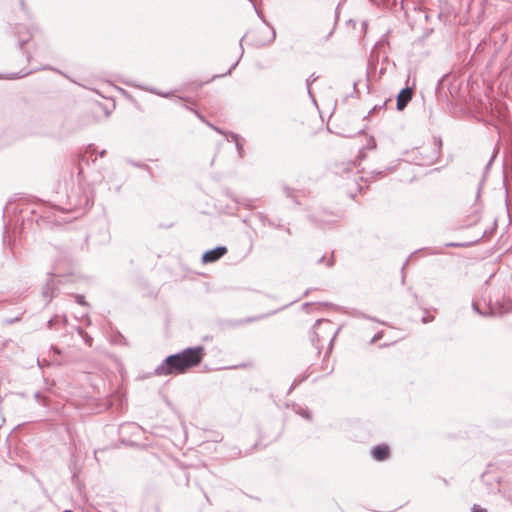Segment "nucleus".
<instances>
[{
	"mask_svg": "<svg viewBox=\"0 0 512 512\" xmlns=\"http://www.w3.org/2000/svg\"><path fill=\"white\" fill-rule=\"evenodd\" d=\"M52 320L48 321V326L51 327Z\"/></svg>",
	"mask_w": 512,
	"mask_h": 512,
	"instance_id": "17",
	"label": "nucleus"
},
{
	"mask_svg": "<svg viewBox=\"0 0 512 512\" xmlns=\"http://www.w3.org/2000/svg\"><path fill=\"white\" fill-rule=\"evenodd\" d=\"M203 357L204 348L202 346L186 348L182 352L166 357L155 369V374L167 376L185 373L188 369L197 366Z\"/></svg>",
	"mask_w": 512,
	"mask_h": 512,
	"instance_id": "1",
	"label": "nucleus"
},
{
	"mask_svg": "<svg viewBox=\"0 0 512 512\" xmlns=\"http://www.w3.org/2000/svg\"><path fill=\"white\" fill-rule=\"evenodd\" d=\"M412 89L409 87L403 88L397 95L396 106L399 111L403 110L412 99Z\"/></svg>",
	"mask_w": 512,
	"mask_h": 512,
	"instance_id": "4",
	"label": "nucleus"
},
{
	"mask_svg": "<svg viewBox=\"0 0 512 512\" xmlns=\"http://www.w3.org/2000/svg\"><path fill=\"white\" fill-rule=\"evenodd\" d=\"M231 137H232L233 141H235V143H236V147H237V149H238L239 153H241V151H242L243 147H242V145L239 143V137H238V135H237V134H232V135H231Z\"/></svg>",
	"mask_w": 512,
	"mask_h": 512,
	"instance_id": "7",
	"label": "nucleus"
},
{
	"mask_svg": "<svg viewBox=\"0 0 512 512\" xmlns=\"http://www.w3.org/2000/svg\"><path fill=\"white\" fill-rule=\"evenodd\" d=\"M473 308H474L475 311L479 312L476 304H473Z\"/></svg>",
	"mask_w": 512,
	"mask_h": 512,
	"instance_id": "15",
	"label": "nucleus"
},
{
	"mask_svg": "<svg viewBox=\"0 0 512 512\" xmlns=\"http://www.w3.org/2000/svg\"><path fill=\"white\" fill-rule=\"evenodd\" d=\"M83 337H84L85 342H86L89 346H91V344H92V338H91V337H89V336H87V335H85V336H83Z\"/></svg>",
	"mask_w": 512,
	"mask_h": 512,
	"instance_id": "10",
	"label": "nucleus"
},
{
	"mask_svg": "<svg viewBox=\"0 0 512 512\" xmlns=\"http://www.w3.org/2000/svg\"><path fill=\"white\" fill-rule=\"evenodd\" d=\"M324 260H325V257L323 256V257H321V258L318 260V262H319V263H323V262H324Z\"/></svg>",
	"mask_w": 512,
	"mask_h": 512,
	"instance_id": "14",
	"label": "nucleus"
},
{
	"mask_svg": "<svg viewBox=\"0 0 512 512\" xmlns=\"http://www.w3.org/2000/svg\"><path fill=\"white\" fill-rule=\"evenodd\" d=\"M44 295H45V298L47 299V301H50L51 299V296L49 295L48 291L44 290Z\"/></svg>",
	"mask_w": 512,
	"mask_h": 512,
	"instance_id": "13",
	"label": "nucleus"
},
{
	"mask_svg": "<svg viewBox=\"0 0 512 512\" xmlns=\"http://www.w3.org/2000/svg\"><path fill=\"white\" fill-rule=\"evenodd\" d=\"M75 299H76V302H77L78 304L83 305V306H86V305H87V303H86L85 298H84V296H83V295L78 294V295H76V296H75Z\"/></svg>",
	"mask_w": 512,
	"mask_h": 512,
	"instance_id": "8",
	"label": "nucleus"
},
{
	"mask_svg": "<svg viewBox=\"0 0 512 512\" xmlns=\"http://www.w3.org/2000/svg\"><path fill=\"white\" fill-rule=\"evenodd\" d=\"M313 334L316 338H312V342L319 349L323 342L331 343L333 341L336 331H334L330 321L318 320L313 327Z\"/></svg>",
	"mask_w": 512,
	"mask_h": 512,
	"instance_id": "2",
	"label": "nucleus"
},
{
	"mask_svg": "<svg viewBox=\"0 0 512 512\" xmlns=\"http://www.w3.org/2000/svg\"><path fill=\"white\" fill-rule=\"evenodd\" d=\"M196 114H197L198 118H200L202 121H204L203 117L200 114H198V113H196Z\"/></svg>",
	"mask_w": 512,
	"mask_h": 512,
	"instance_id": "16",
	"label": "nucleus"
},
{
	"mask_svg": "<svg viewBox=\"0 0 512 512\" xmlns=\"http://www.w3.org/2000/svg\"><path fill=\"white\" fill-rule=\"evenodd\" d=\"M390 453L387 445H377L371 450L372 457L377 461H383L388 458Z\"/></svg>",
	"mask_w": 512,
	"mask_h": 512,
	"instance_id": "5",
	"label": "nucleus"
},
{
	"mask_svg": "<svg viewBox=\"0 0 512 512\" xmlns=\"http://www.w3.org/2000/svg\"><path fill=\"white\" fill-rule=\"evenodd\" d=\"M227 252V248L225 246H218L214 249H211L205 252L202 256V261L204 263H212L219 260L222 256H224Z\"/></svg>",
	"mask_w": 512,
	"mask_h": 512,
	"instance_id": "3",
	"label": "nucleus"
},
{
	"mask_svg": "<svg viewBox=\"0 0 512 512\" xmlns=\"http://www.w3.org/2000/svg\"><path fill=\"white\" fill-rule=\"evenodd\" d=\"M326 265L328 267H332L334 265V259H333V255L331 256V258L327 261Z\"/></svg>",
	"mask_w": 512,
	"mask_h": 512,
	"instance_id": "11",
	"label": "nucleus"
},
{
	"mask_svg": "<svg viewBox=\"0 0 512 512\" xmlns=\"http://www.w3.org/2000/svg\"><path fill=\"white\" fill-rule=\"evenodd\" d=\"M471 511L472 512H487V510L485 508H482L481 506H479L477 504L473 505Z\"/></svg>",
	"mask_w": 512,
	"mask_h": 512,
	"instance_id": "9",
	"label": "nucleus"
},
{
	"mask_svg": "<svg viewBox=\"0 0 512 512\" xmlns=\"http://www.w3.org/2000/svg\"><path fill=\"white\" fill-rule=\"evenodd\" d=\"M208 125H209L211 128H213L215 131H217L218 133H220V134H222V133H223L219 128L215 127L214 125H212V124H208Z\"/></svg>",
	"mask_w": 512,
	"mask_h": 512,
	"instance_id": "12",
	"label": "nucleus"
},
{
	"mask_svg": "<svg viewBox=\"0 0 512 512\" xmlns=\"http://www.w3.org/2000/svg\"><path fill=\"white\" fill-rule=\"evenodd\" d=\"M317 76H315L314 74L310 75L309 78L306 80V86H307V90H308V93L311 94V85L313 82H315L317 80Z\"/></svg>",
	"mask_w": 512,
	"mask_h": 512,
	"instance_id": "6",
	"label": "nucleus"
}]
</instances>
